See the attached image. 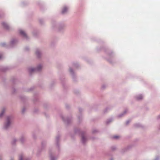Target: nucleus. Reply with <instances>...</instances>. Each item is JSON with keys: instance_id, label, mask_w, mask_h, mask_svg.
Here are the masks:
<instances>
[{"instance_id": "f257e3e1", "label": "nucleus", "mask_w": 160, "mask_h": 160, "mask_svg": "<svg viewBox=\"0 0 160 160\" xmlns=\"http://www.w3.org/2000/svg\"><path fill=\"white\" fill-rule=\"evenodd\" d=\"M67 10H68L67 8L66 7H64L62 9V14H64L67 12Z\"/></svg>"}, {"instance_id": "f03ea898", "label": "nucleus", "mask_w": 160, "mask_h": 160, "mask_svg": "<svg viewBox=\"0 0 160 160\" xmlns=\"http://www.w3.org/2000/svg\"><path fill=\"white\" fill-rule=\"evenodd\" d=\"M10 124V122L9 121V118H8L7 119V122L5 125V128H6L8 127L9 125Z\"/></svg>"}, {"instance_id": "7ed1b4c3", "label": "nucleus", "mask_w": 160, "mask_h": 160, "mask_svg": "<svg viewBox=\"0 0 160 160\" xmlns=\"http://www.w3.org/2000/svg\"><path fill=\"white\" fill-rule=\"evenodd\" d=\"M20 34L22 36L25 37L26 36V35L24 31L21 30L20 31Z\"/></svg>"}, {"instance_id": "20e7f679", "label": "nucleus", "mask_w": 160, "mask_h": 160, "mask_svg": "<svg viewBox=\"0 0 160 160\" xmlns=\"http://www.w3.org/2000/svg\"><path fill=\"white\" fill-rule=\"evenodd\" d=\"M2 24L3 25V26L4 27V28H6L7 29L8 28V25H7V24L6 23H5V22H3L2 23Z\"/></svg>"}, {"instance_id": "39448f33", "label": "nucleus", "mask_w": 160, "mask_h": 160, "mask_svg": "<svg viewBox=\"0 0 160 160\" xmlns=\"http://www.w3.org/2000/svg\"><path fill=\"white\" fill-rule=\"evenodd\" d=\"M85 139V138L84 137L82 136V141L83 142H84V140Z\"/></svg>"}, {"instance_id": "423d86ee", "label": "nucleus", "mask_w": 160, "mask_h": 160, "mask_svg": "<svg viewBox=\"0 0 160 160\" xmlns=\"http://www.w3.org/2000/svg\"><path fill=\"white\" fill-rule=\"evenodd\" d=\"M119 137V136H115L113 137V138H115V139H117Z\"/></svg>"}, {"instance_id": "0eeeda50", "label": "nucleus", "mask_w": 160, "mask_h": 160, "mask_svg": "<svg viewBox=\"0 0 160 160\" xmlns=\"http://www.w3.org/2000/svg\"><path fill=\"white\" fill-rule=\"evenodd\" d=\"M142 98V96L141 95H140L137 98L138 99H141Z\"/></svg>"}, {"instance_id": "6e6552de", "label": "nucleus", "mask_w": 160, "mask_h": 160, "mask_svg": "<svg viewBox=\"0 0 160 160\" xmlns=\"http://www.w3.org/2000/svg\"><path fill=\"white\" fill-rule=\"evenodd\" d=\"M34 70H35V69L32 68H31L30 69V71L31 72L34 71Z\"/></svg>"}, {"instance_id": "1a4fd4ad", "label": "nucleus", "mask_w": 160, "mask_h": 160, "mask_svg": "<svg viewBox=\"0 0 160 160\" xmlns=\"http://www.w3.org/2000/svg\"><path fill=\"white\" fill-rule=\"evenodd\" d=\"M22 156H21L19 157V160H22Z\"/></svg>"}, {"instance_id": "9d476101", "label": "nucleus", "mask_w": 160, "mask_h": 160, "mask_svg": "<svg viewBox=\"0 0 160 160\" xmlns=\"http://www.w3.org/2000/svg\"><path fill=\"white\" fill-rule=\"evenodd\" d=\"M2 114H3V113H2V114L0 115V116H1Z\"/></svg>"}, {"instance_id": "9b49d317", "label": "nucleus", "mask_w": 160, "mask_h": 160, "mask_svg": "<svg viewBox=\"0 0 160 160\" xmlns=\"http://www.w3.org/2000/svg\"><path fill=\"white\" fill-rule=\"evenodd\" d=\"M70 72H72V71H71V69H70Z\"/></svg>"}, {"instance_id": "f8f14e48", "label": "nucleus", "mask_w": 160, "mask_h": 160, "mask_svg": "<svg viewBox=\"0 0 160 160\" xmlns=\"http://www.w3.org/2000/svg\"><path fill=\"white\" fill-rule=\"evenodd\" d=\"M1 57L0 56V59L1 58Z\"/></svg>"}, {"instance_id": "ddd939ff", "label": "nucleus", "mask_w": 160, "mask_h": 160, "mask_svg": "<svg viewBox=\"0 0 160 160\" xmlns=\"http://www.w3.org/2000/svg\"><path fill=\"white\" fill-rule=\"evenodd\" d=\"M38 70H39V69H38Z\"/></svg>"}]
</instances>
